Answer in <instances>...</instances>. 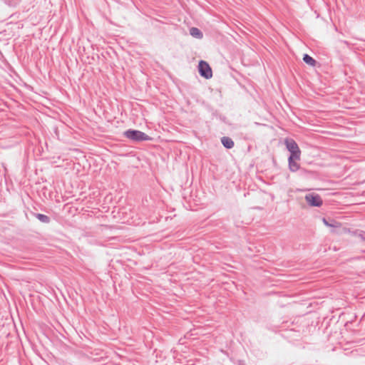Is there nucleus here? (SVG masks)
<instances>
[{
  "mask_svg": "<svg viewBox=\"0 0 365 365\" xmlns=\"http://www.w3.org/2000/svg\"><path fill=\"white\" fill-rule=\"evenodd\" d=\"M125 137L136 142L149 140L150 138L143 132L136 130H128L124 133Z\"/></svg>",
  "mask_w": 365,
  "mask_h": 365,
  "instance_id": "f257e3e1",
  "label": "nucleus"
},
{
  "mask_svg": "<svg viewBox=\"0 0 365 365\" xmlns=\"http://www.w3.org/2000/svg\"><path fill=\"white\" fill-rule=\"evenodd\" d=\"M285 145L287 150L290 152V156L297 157L301 156V150L293 139H286Z\"/></svg>",
  "mask_w": 365,
  "mask_h": 365,
  "instance_id": "f03ea898",
  "label": "nucleus"
},
{
  "mask_svg": "<svg viewBox=\"0 0 365 365\" xmlns=\"http://www.w3.org/2000/svg\"><path fill=\"white\" fill-rule=\"evenodd\" d=\"M199 73L207 79L212 76V72L210 65L204 61H200L199 63Z\"/></svg>",
  "mask_w": 365,
  "mask_h": 365,
  "instance_id": "7ed1b4c3",
  "label": "nucleus"
},
{
  "mask_svg": "<svg viewBox=\"0 0 365 365\" xmlns=\"http://www.w3.org/2000/svg\"><path fill=\"white\" fill-rule=\"evenodd\" d=\"M305 200L310 206L320 207L322 205V200L318 194H307Z\"/></svg>",
  "mask_w": 365,
  "mask_h": 365,
  "instance_id": "20e7f679",
  "label": "nucleus"
},
{
  "mask_svg": "<svg viewBox=\"0 0 365 365\" xmlns=\"http://www.w3.org/2000/svg\"><path fill=\"white\" fill-rule=\"evenodd\" d=\"M300 160V156L293 157L289 156L288 158L289 169L292 172H296L300 168V165L298 161Z\"/></svg>",
  "mask_w": 365,
  "mask_h": 365,
  "instance_id": "39448f33",
  "label": "nucleus"
},
{
  "mask_svg": "<svg viewBox=\"0 0 365 365\" xmlns=\"http://www.w3.org/2000/svg\"><path fill=\"white\" fill-rule=\"evenodd\" d=\"M221 142L222 145L228 149H230L234 147V141L229 137H222L221 138Z\"/></svg>",
  "mask_w": 365,
  "mask_h": 365,
  "instance_id": "423d86ee",
  "label": "nucleus"
},
{
  "mask_svg": "<svg viewBox=\"0 0 365 365\" xmlns=\"http://www.w3.org/2000/svg\"><path fill=\"white\" fill-rule=\"evenodd\" d=\"M190 34L191 36H192L193 37L197 38H202L203 36L201 31L195 27H192L190 29Z\"/></svg>",
  "mask_w": 365,
  "mask_h": 365,
  "instance_id": "0eeeda50",
  "label": "nucleus"
},
{
  "mask_svg": "<svg viewBox=\"0 0 365 365\" xmlns=\"http://www.w3.org/2000/svg\"><path fill=\"white\" fill-rule=\"evenodd\" d=\"M303 61L308 65H310L312 66H315V64H316V61L312 57L309 56L308 54H305L304 56Z\"/></svg>",
  "mask_w": 365,
  "mask_h": 365,
  "instance_id": "6e6552de",
  "label": "nucleus"
},
{
  "mask_svg": "<svg viewBox=\"0 0 365 365\" xmlns=\"http://www.w3.org/2000/svg\"><path fill=\"white\" fill-rule=\"evenodd\" d=\"M36 217L42 222L48 223L50 222V218L47 215L38 213L36 215Z\"/></svg>",
  "mask_w": 365,
  "mask_h": 365,
  "instance_id": "1a4fd4ad",
  "label": "nucleus"
},
{
  "mask_svg": "<svg viewBox=\"0 0 365 365\" xmlns=\"http://www.w3.org/2000/svg\"><path fill=\"white\" fill-rule=\"evenodd\" d=\"M324 223L329 227H334L335 225L334 224H330L327 222V220L325 218H323Z\"/></svg>",
  "mask_w": 365,
  "mask_h": 365,
  "instance_id": "9d476101",
  "label": "nucleus"
},
{
  "mask_svg": "<svg viewBox=\"0 0 365 365\" xmlns=\"http://www.w3.org/2000/svg\"><path fill=\"white\" fill-rule=\"evenodd\" d=\"M359 236L362 240L365 241V232H361Z\"/></svg>",
  "mask_w": 365,
  "mask_h": 365,
  "instance_id": "9b49d317",
  "label": "nucleus"
}]
</instances>
